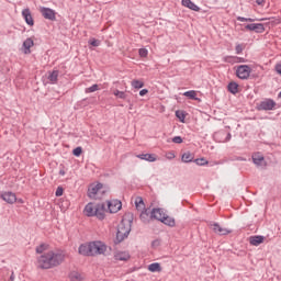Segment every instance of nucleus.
I'll use <instances>...</instances> for the list:
<instances>
[{
  "mask_svg": "<svg viewBox=\"0 0 281 281\" xmlns=\"http://www.w3.org/2000/svg\"><path fill=\"white\" fill-rule=\"evenodd\" d=\"M65 258H67L65 251L54 252L53 250H49L36 258V267L42 270L54 269V267L63 265Z\"/></svg>",
  "mask_w": 281,
  "mask_h": 281,
  "instance_id": "nucleus-1",
  "label": "nucleus"
},
{
  "mask_svg": "<svg viewBox=\"0 0 281 281\" xmlns=\"http://www.w3.org/2000/svg\"><path fill=\"white\" fill-rule=\"evenodd\" d=\"M83 214L86 216H97L99 221H104V216L106 214V204L104 203L95 204L93 202H90L86 205L83 210Z\"/></svg>",
  "mask_w": 281,
  "mask_h": 281,
  "instance_id": "nucleus-2",
  "label": "nucleus"
},
{
  "mask_svg": "<svg viewBox=\"0 0 281 281\" xmlns=\"http://www.w3.org/2000/svg\"><path fill=\"white\" fill-rule=\"evenodd\" d=\"M132 224H133V221L127 220L126 216L123 217L116 233L117 243H122V240H124L125 238H128V234H131Z\"/></svg>",
  "mask_w": 281,
  "mask_h": 281,
  "instance_id": "nucleus-3",
  "label": "nucleus"
},
{
  "mask_svg": "<svg viewBox=\"0 0 281 281\" xmlns=\"http://www.w3.org/2000/svg\"><path fill=\"white\" fill-rule=\"evenodd\" d=\"M106 254V246L102 241L90 243V256H104Z\"/></svg>",
  "mask_w": 281,
  "mask_h": 281,
  "instance_id": "nucleus-4",
  "label": "nucleus"
},
{
  "mask_svg": "<svg viewBox=\"0 0 281 281\" xmlns=\"http://www.w3.org/2000/svg\"><path fill=\"white\" fill-rule=\"evenodd\" d=\"M236 76L240 80H247L251 76V67L248 65H240L236 68Z\"/></svg>",
  "mask_w": 281,
  "mask_h": 281,
  "instance_id": "nucleus-5",
  "label": "nucleus"
},
{
  "mask_svg": "<svg viewBox=\"0 0 281 281\" xmlns=\"http://www.w3.org/2000/svg\"><path fill=\"white\" fill-rule=\"evenodd\" d=\"M105 212L110 214H117L122 210V202L120 200H110L106 202Z\"/></svg>",
  "mask_w": 281,
  "mask_h": 281,
  "instance_id": "nucleus-6",
  "label": "nucleus"
},
{
  "mask_svg": "<svg viewBox=\"0 0 281 281\" xmlns=\"http://www.w3.org/2000/svg\"><path fill=\"white\" fill-rule=\"evenodd\" d=\"M209 227L214 234H218V236H227L228 234H232V229L223 228L220 223L210 222Z\"/></svg>",
  "mask_w": 281,
  "mask_h": 281,
  "instance_id": "nucleus-7",
  "label": "nucleus"
},
{
  "mask_svg": "<svg viewBox=\"0 0 281 281\" xmlns=\"http://www.w3.org/2000/svg\"><path fill=\"white\" fill-rule=\"evenodd\" d=\"M104 191H102V183L98 184H91L88 188V196L90 199H100V194H102Z\"/></svg>",
  "mask_w": 281,
  "mask_h": 281,
  "instance_id": "nucleus-8",
  "label": "nucleus"
},
{
  "mask_svg": "<svg viewBox=\"0 0 281 281\" xmlns=\"http://www.w3.org/2000/svg\"><path fill=\"white\" fill-rule=\"evenodd\" d=\"M276 101H273V99H266L263 101H261L257 109L258 111H273L276 109Z\"/></svg>",
  "mask_w": 281,
  "mask_h": 281,
  "instance_id": "nucleus-9",
  "label": "nucleus"
},
{
  "mask_svg": "<svg viewBox=\"0 0 281 281\" xmlns=\"http://www.w3.org/2000/svg\"><path fill=\"white\" fill-rule=\"evenodd\" d=\"M40 12L44 19H47L48 21H54L56 19V11H54L50 8L42 7L40 8Z\"/></svg>",
  "mask_w": 281,
  "mask_h": 281,
  "instance_id": "nucleus-10",
  "label": "nucleus"
},
{
  "mask_svg": "<svg viewBox=\"0 0 281 281\" xmlns=\"http://www.w3.org/2000/svg\"><path fill=\"white\" fill-rule=\"evenodd\" d=\"M0 199L2 201H5V203H9L11 205L16 203V194H14V193H12L10 191L1 193Z\"/></svg>",
  "mask_w": 281,
  "mask_h": 281,
  "instance_id": "nucleus-11",
  "label": "nucleus"
},
{
  "mask_svg": "<svg viewBox=\"0 0 281 281\" xmlns=\"http://www.w3.org/2000/svg\"><path fill=\"white\" fill-rule=\"evenodd\" d=\"M139 218L143 223H150V221H153V211H150V209H143Z\"/></svg>",
  "mask_w": 281,
  "mask_h": 281,
  "instance_id": "nucleus-12",
  "label": "nucleus"
},
{
  "mask_svg": "<svg viewBox=\"0 0 281 281\" xmlns=\"http://www.w3.org/2000/svg\"><path fill=\"white\" fill-rule=\"evenodd\" d=\"M151 216H153V221H160L161 223V221L166 216V212H164L162 209H153Z\"/></svg>",
  "mask_w": 281,
  "mask_h": 281,
  "instance_id": "nucleus-13",
  "label": "nucleus"
},
{
  "mask_svg": "<svg viewBox=\"0 0 281 281\" xmlns=\"http://www.w3.org/2000/svg\"><path fill=\"white\" fill-rule=\"evenodd\" d=\"M245 30H247L248 32H257V33H262V31L265 30V25L263 24H247L245 26Z\"/></svg>",
  "mask_w": 281,
  "mask_h": 281,
  "instance_id": "nucleus-14",
  "label": "nucleus"
},
{
  "mask_svg": "<svg viewBox=\"0 0 281 281\" xmlns=\"http://www.w3.org/2000/svg\"><path fill=\"white\" fill-rule=\"evenodd\" d=\"M78 251L80 256H91V243L81 244Z\"/></svg>",
  "mask_w": 281,
  "mask_h": 281,
  "instance_id": "nucleus-15",
  "label": "nucleus"
},
{
  "mask_svg": "<svg viewBox=\"0 0 281 281\" xmlns=\"http://www.w3.org/2000/svg\"><path fill=\"white\" fill-rule=\"evenodd\" d=\"M224 63H228L229 65H236L237 63H245V58L238 56H225Z\"/></svg>",
  "mask_w": 281,
  "mask_h": 281,
  "instance_id": "nucleus-16",
  "label": "nucleus"
},
{
  "mask_svg": "<svg viewBox=\"0 0 281 281\" xmlns=\"http://www.w3.org/2000/svg\"><path fill=\"white\" fill-rule=\"evenodd\" d=\"M252 161L256 166H267V162H265V156L260 153L252 155Z\"/></svg>",
  "mask_w": 281,
  "mask_h": 281,
  "instance_id": "nucleus-17",
  "label": "nucleus"
},
{
  "mask_svg": "<svg viewBox=\"0 0 281 281\" xmlns=\"http://www.w3.org/2000/svg\"><path fill=\"white\" fill-rule=\"evenodd\" d=\"M181 3L184 8H189V10H193V12L201 11V8H199V5L192 2V0H182Z\"/></svg>",
  "mask_w": 281,
  "mask_h": 281,
  "instance_id": "nucleus-18",
  "label": "nucleus"
},
{
  "mask_svg": "<svg viewBox=\"0 0 281 281\" xmlns=\"http://www.w3.org/2000/svg\"><path fill=\"white\" fill-rule=\"evenodd\" d=\"M22 16L27 23V25H34V18H32V12L30 11V9H24L22 11Z\"/></svg>",
  "mask_w": 281,
  "mask_h": 281,
  "instance_id": "nucleus-19",
  "label": "nucleus"
},
{
  "mask_svg": "<svg viewBox=\"0 0 281 281\" xmlns=\"http://www.w3.org/2000/svg\"><path fill=\"white\" fill-rule=\"evenodd\" d=\"M249 243L254 247H258V245H262V243H265V236H260V235L250 236Z\"/></svg>",
  "mask_w": 281,
  "mask_h": 281,
  "instance_id": "nucleus-20",
  "label": "nucleus"
},
{
  "mask_svg": "<svg viewBox=\"0 0 281 281\" xmlns=\"http://www.w3.org/2000/svg\"><path fill=\"white\" fill-rule=\"evenodd\" d=\"M24 54H32V47H34V40L32 37L26 38L23 42Z\"/></svg>",
  "mask_w": 281,
  "mask_h": 281,
  "instance_id": "nucleus-21",
  "label": "nucleus"
},
{
  "mask_svg": "<svg viewBox=\"0 0 281 281\" xmlns=\"http://www.w3.org/2000/svg\"><path fill=\"white\" fill-rule=\"evenodd\" d=\"M59 74L60 72L58 70L48 71V80H49L50 85H57L58 83Z\"/></svg>",
  "mask_w": 281,
  "mask_h": 281,
  "instance_id": "nucleus-22",
  "label": "nucleus"
},
{
  "mask_svg": "<svg viewBox=\"0 0 281 281\" xmlns=\"http://www.w3.org/2000/svg\"><path fill=\"white\" fill-rule=\"evenodd\" d=\"M134 203H135V207L138 212L146 210V204L144 203V198L136 196Z\"/></svg>",
  "mask_w": 281,
  "mask_h": 281,
  "instance_id": "nucleus-23",
  "label": "nucleus"
},
{
  "mask_svg": "<svg viewBox=\"0 0 281 281\" xmlns=\"http://www.w3.org/2000/svg\"><path fill=\"white\" fill-rule=\"evenodd\" d=\"M115 260H121L123 262H126V260L131 259V255L126 251H119L114 255Z\"/></svg>",
  "mask_w": 281,
  "mask_h": 281,
  "instance_id": "nucleus-24",
  "label": "nucleus"
},
{
  "mask_svg": "<svg viewBox=\"0 0 281 281\" xmlns=\"http://www.w3.org/2000/svg\"><path fill=\"white\" fill-rule=\"evenodd\" d=\"M136 157L145 161H157V156L155 154H139Z\"/></svg>",
  "mask_w": 281,
  "mask_h": 281,
  "instance_id": "nucleus-25",
  "label": "nucleus"
},
{
  "mask_svg": "<svg viewBox=\"0 0 281 281\" xmlns=\"http://www.w3.org/2000/svg\"><path fill=\"white\" fill-rule=\"evenodd\" d=\"M160 223H164V225H167L168 227H175L176 225L175 218L168 216L167 214L162 217Z\"/></svg>",
  "mask_w": 281,
  "mask_h": 281,
  "instance_id": "nucleus-26",
  "label": "nucleus"
},
{
  "mask_svg": "<svg viewBox=\"0 0 281 281\" xmlns=\"http://www.w3.org/2000/svg\"><path fill=\"white\" fill-rule=\"evenodd\" d=\"M148 271L151 273H161V265L159 262H154L148 266Z\"/></svg>",
  "mask_w": 281,
  "mask_h": 281,
  "instance_id": "nucleus-27",
  "label": "nucleus"
},
{
  "mask_svg": "<svg viewBox=\"0 0 281 281\" xmlns=\"http://www.w3.org/2000/svg\"><path fill=\"white\" fill-rule=\"evenodd\" d=\"M182 161L184 164H190V161H194V154L187 151L182 155Z\"/></svg>",
  "mask_w": 281,
  "mask_h": 281,
  "instance_id": "nucleus-28",
  "label": "nucleus"
},
{
  "mask_svg": "<svg viewBox=\"0 0 281 281\" xmlns=\"http://www.w3.org/2000/svg\"><path fill=\"white\" fill-rule=\"evenodd\" d=\"M229 93H233L234 95H236V93H238V83L232 81L228 83V87H227Z\"/></svg>",
  "mask_w": 281,
  "mask_h": 281,
  "instance_id": "nucleus-29",
  "label": "nucleus"
},
{
  "mask_svg": "<svg viewBox=\"0 0 281 281\" xmlns=\"http://www.w3.org/2000/svg\"><path fill=\"white\" fill-rule=\"evenodd\" d=\"M70 280L71 281H82V280H85V274H82L80 272H71Z\"/></svg>",
  "mask_w": 281,
  "mask_h": 281,
  "instance_id": "nucleus-30",
  "label": "nucleus"
},
{
  "mask_svg": "<svg viewBox=\"0 0 281 281\" xmlns=\"http://www.w3.org/2000/svg\"><path fill=\"white\" fill-rule=\"evenodd\" d=\"M48 247L49 246L47 244H41L40 246H37L35 248V251H36V254H41V256H43V254H45V251H47Z\"/></svg>",
  "mask_w": 281,
  "mask_h": 281,
  "instance_id": "nucleus-31",
  "label": "nucleus"
},
{
  "mask_svg": "<svg viewBox=\"0 0 281 281\" xmlns=\"http://www.w3.org/2000/svg\"><path fill=\"white\" fill-rule=\"evenodd\" d=\"M186 98H189V100H198L196 98V91L190 90L183 93Z\"/></svg>",
  "mask_w": 281,
  "mask_h": 281,
  "instance_id": "nucleus-32",
  "label": "nucleus"
},
{
  "mask_svg": "<svg viewBox=\"0 0 281 281\" xmlns=\"http://www.w3.org/2000/svg\"><path fill=\"white\" fill-rule=\"evenodd\" d=\"M132 87L134 89H142L144 87V81L134 79V80H132Z\"/></svg>",
  "mask_w": 281,
  "mask_h": 281,
  "instance_id": "nucleus-33",
  "label": "nucleus"
},
{
  "mask_svg": "<svg viewBox=\"0 0 281 281\" xmlns=\"http://www.w3.org/2000/svg\"><path fill=\"white\" fill-rule=\"evenodd\" d=\"M95 91H100V86L98 83H94L89 88H86V93H93Z\"/></svg>",
  "mask_w": 281,
  "mask_h": 281,
  "instance_id": "nucleus-34",
  "label": "nucleus"
},
{
  "mask_svg": "<svg viewBox=\"0 0 281 281\" xmlns=\"http://www.w3.org/2000/svg\"><path fill=\"white\" fill-rule=\"evenodd\" d=\"M216 135L220 137H225V139L222 142H229V139H232V134L229 133L218 132Z\"/></svg>",
  "mask_w": 281,
  "mask_h": 281,
  "instance_id": "nucleus-35",
  "label": "nucleus"
},
{
  "mask_svg": "<svg viewBox=\"0 0 281 281\" xmlns=\"http://www.w3.org/2000/svg\"><path fill=\"white\" fill-rule=\"evenodd\" d=\"M114 95H116V98H120L121 100H126V93L124 91L114 90Z\"/></svg>",
  "mask_w": 281,
  "mask_h": 281,
  "instance_id": "nucleus-36",
  "label": "nucleus"
},
{
  "mask_svg": "<svg viewBox=\"0 0 281 281\" xmlns=\"http://www.w3.org/2000/svg\"><path fill=\"white\" fill-rule=\"evenodd\" d=\"M245 47H246L245 44H237L235 47L236 54H243V52L245 50Z\"/></svg>",
  "mask_w": 281,
  "mask_h": 281,
  "instance_id": "nucleus-37",
  "label": "nucleus"
},
{
  "mask_svg": "<svg viewBox=\"0 0 281 281\" xmlns=\"http://www.w3.org/2000/svg\"><path fill=\"white\" fill-rule=\"evenodd\" d=\"M194 164H196V166H207V160H205V158H198L194 160Z\"/></svg>",
  "mask_w": 281,
  "mask_h": 281,
  "instance_id": "nucleus-38",
  "label": "nucleus"
},
{
  "mask_svg": "<svg viewBox=\"0 0 281 281\" xmlns=\"http://www.w3.org/2000/svg\"><path fill=\"white\" fill-rule=\"evenodd\" d=\"M138 54H139L140 58H146V57H148V49L139 48Z\"/></svg>",
  "mask_w": 281,
  "mask_h": 281,
  "instance_id": "nucleus-39",
  "label": "nucleus"
},
{
  "mask_svg": "<svg viewBox=\"0 0 281 281\" xmlns=\"http://www.w3.org/2000/svg\"><path fill=\"white\" fill-rule=\"evenodd\" d=\"M72 155H75V157H80L82 155V147L75 148Z\"/></svg>",
  "mask_w": 281,
  "mask_h": 281,
  "instance_id": "nucleus-40",
  "label": "nucleus"
},
{
  "mask_svg": "<svg viewBox=\"0 0 281 281\" xmlns=\"http://www.w3.org/2000/svg\"><path fill=\"white\" fill-rule=\"evenodd\" d=\"M237 21H240L241 23H244V22L254 23V19H251V18L238 16Z\"/></svg>",
  "mask_w": 281,
  "mask_h": 281,
  "instance_id": "nucleus-41",
  "label": "nucleus"
},
{
  "mask_svg": "<svg viewBox=\"0 0 281 281\" xmlns=\"http://www.w3.org/2000/svg\"><path fill=\"white\" fill-rule=\"evenodd\" d=\"M161 245V239H155L151 241V247L154 249H157V247H159Z\"/></svg>",
  "mask_w": 281,
  "mask_h": 281,
  "instance_id": "nucleus-42",
  "label": "nucleus"
},
{
  "mask_svg": "<svg viewBox=\"0 0 281 281\" xmlns=\"http://www.w3.org/2000/svg\"><path fill=\"white\" fill-rule=\"evenodd\" d=\"M90 45H92V47H100V41L92 38L89 41Z\"/></svg>",
  "mask_w": 281,
  "mask_h": 281,
  "instance_id": "nucleus-43",
  "label": "nucleus"
},
{
  "mask_svg": "<svg viewBox=\"0 0 281 281\" xmlns=\"http://www.w3.org/2000/svg\"><path fill=\"white\" fill-rule=\"evenodd\" d=\"M176 117H179L180 122H183L186 120V114L183 112H176Z\"/></svg>",
  "mask_w": 281,
  "mask_h": 281,
  "instance_id": "nucleus-44",
  "label": "nucleus"
},
{
  "mask_svg": "<svg viewBox=\"0 0 281 281\" xmlns=\"http://www.w3.org/2000/svg\"><path fill=\"white\" fill-rule=\"evenodd\" d=\"M173 144H182L183 143V138H181V136H175L172 138Z\"/></svg>",
  "mask_w": 281,
  "mask_h": 281,
  "instance_id": "nucleus-45",
  "label": "nucleus"
},
{
  "mask_svg": "<svg viewBox=\"0 0 281 281\" xmlns=\"http://www.w3.org/2000/svg\"><path fill=\"white\" fill-rule=\"evenodd\" d=\"M63 192H64L63 187H58L55 194L56 196H63Z\"/></svg>",
  "mask_w": 281,
  "mask_h": 281,
  "instance_id": "nucleus-46",
  "label": "nucleus"
},
{
  "mask_svg": "<svg viewBox=\"0 0 281 281\" xmlns=\"http://www.w3.org/2000/svg\"><path fill=\"white\" fill-rule=\"evenodd\" d=\"M255 3H257V5H261V8H265V0H255Z\"/></svg>",
  "mask_w": 281,
  "mask_h": 281,
  "instance_id": "nucleus-47",
  "label": "nucleus"
},
{
  "mask_svg": "<svg viewBox=\"0 0 281 281\" xmlns=\"http://www.w3.org/2000/svg\"><path fill=\"white\" fill-rule=\"evenodd\" d=\"M166 157H167V159H175V153L169 151V153H167Z\"/></svg>",
  "mask_w": 281,
  "mask_h": 281,
  "instance_id": "nucleus-48",
  "label": "nucleus"
},
{
  "mask_svg": "<svg viewBox=\"0 0 281 281\" xmlns=\"http://www.w3.org/2000/svg\"><path fill=\"white\" fill-rule=\"evenodd\" d=\"M276 71H277V74H280V76H281V64H278L276 66Z\"/></svg>",
  "mask_w": 281,
  "mask_h": 281,
  "instance_id": "nucleus-49",
  "label": "nucleus"
},
{
  "mask_svg": "<svg viewBox=\"0 0 281 281\" xmlns=\"http://www.w3.org/2000/svg\"><path fill=\"white\" fill-rule=\"evenodd\" d=\"M146 93H148L147 89H143L139 91V95H142V97L146 95Z\"/></svg>",
  "mask_w": 281,
  "mask_h": 281,
  "instance_id": "nucleus-50",
  "label": "nucleus"
},
{
  "mask_svg": "<svg viewBox=\"0 0 281 281\" xmlns=\"http://www.w3.org/2000/svg\"><path fill=\"white\" fill-rule=\"evenodd\" d=\"M10 281H14V272L11 273Z\"/></svg>",
  "mask_w": 281,
  "mask_h": 281,
  "instance_id": "nucleus-51",
  "label": "nucleus"
},
{
  "mask_svg": "<svg viewBox=\"0 0 281 281\" xmlns=\"http://www.w3.org/2000/svg\"><path fill=\"white\" fill-rule=\"evenodd\" d=\"M18 203H23V200L22 199L18 200Z\"/></svg>",
  "mask_w": 281,
  "mask_h": 281,
  "instance_id": "nucleus-52",
  "label": "nucleus"
},
{
  "mask_svg": "<svg viewBox=\"0 0 281 281\" xmlns=\"http://www.w3.org/2000/svg\"><path fill=\"white\" fill-rule=\"evenodd\" d=\"M59 175H65V171H60Z\"/></svg>",
  "mask_w": 281,
  "mask_h": 281,
  "instance_id": "nucleus-53",
  "label": "nucleus"
},
{
  "mask_svg": "<svg viewBox=\"0 0 281 281\" xmlns=\"http://www.w3.org/2000/svg\"><path fill=\"white\" fill-rule=\"evenodd\" d=\"M279 98H281V91H280V93H279Z\"/></svg>",
  "mask_w": 281,
  "mask_h": 281,
  "instance_id": "nucleus-54",
  "label": "nucleus"
}]
</instances>
